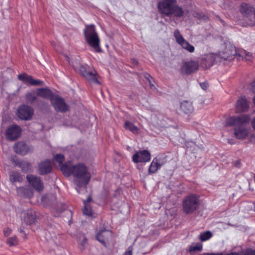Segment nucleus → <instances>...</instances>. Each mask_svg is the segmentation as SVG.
I'll list each match as a JSON object with an SVG mask.
<instances>
[{
    "instance_id": "obj_38",
    "label": "nucleus",
    "mask_w": 255,
    "mask_h": 255,
    "mask_svg": "<svg viewBox=\"0 0 255 255\" xmlns=\"http://www.w3.org/2000/svg\"><path fill=\"white\" fill-rule=\"evenodd\" d=\"M7 242L9 246H14L18 244V240L15 236L8 238Z\"/></svg>"
},
{
    "instance_id": "obj_15",
    "label": "nucleus",
    "mask_w": 255,
    "mask_h": 255,
    "mask_svg": "<svg viewBox=\"0 0 255 255\" xmlns=\"http://www.w3.org/2000/svg\"><path fill=\"white\" fill-rule=\"evenodd\" d=\"M249 109V102L245 98H240L236 105L237 112H245Z\"/></svg>"
},
{
    "instance_id": "obj_36",
    "label": "nucleus",
    "mask_w": 255,
    "mask_h": 255,
    "mask_svg": "<svg viewBox=\"0 0 255 255\" xmlns=\"http://www.w3.org/2000/svg\"><path fill=\"white\" fill-rule=\"evenodd\" d=\"M35 220V216L33 215L31 211L29 212L27 214V216L24 218V222L27 224H31L34 222Z\"/></svg>"
},
{
    "instance_id": "obj_10",
    "label": "nucleus",
    "mask_w": 255,
    "mask_h": 255,
    "mask_svg": "<svg viewBox=\"0 0 255 255\" xmlns=\"http://www.w3.org/2000/svg\"><path fill=\"white\" fill-rule=\"evenodd\" d=\"M26 179L29 184L36 191L40 192L43 189V184L39 177L33 175L29 174L26 176Z\"/></svg>"
},
{
    "instance_id": "obj_31",
    "label": "nucleus",
    "mask_w": 255,
    "mask_h": 255,
    "mask_svg": "<svg viewBox=\"0 0 255 255\" xmlns=\"http://www.w3.org/2000/svg\"><path fill=\"white\" fill-rule=\"evenodd\" d=\"M240 11L243 15H248L252 11V7L247 3H243L241 5Z\"/></svg>"
},
{
    "instance_id": "obj_14",
    "label": "nucleus",
    "mask_w": 255,
    "mask_h": 255,
    "mask_svg": "<svg viewBox=\"0 0 255 255\" xmlns=\"http://www.w3.org/2000/svg\"><path fill=\"white\" fill-rule=\"evenodd\" d=\"M51 103L57 111L65 112L68 109L64 101L56 95L52 98Z\"/></svg>"
},
{
    "instance_id": "obj_33",
    "label": "nucleus",
    "mask_w": 255,
    "mask_h": 255,
    "mask_svg": "<svg viewBox=\"0 0 255 255\" xmlns=\"http://www.w3.org/2000/svg\"><path fill=\"white\" fill-rule=\"evenodd\" d=\"M78 241L79 242L81 249L82 250L84 249L88 244L87 240L85 235L83 234L80 235L79 237Z\"/></svg>"
},
{
    "instance_id": "obj_24",
    "label": "nucleus",
    "mask_w": 255,
    "mask_h": 255,
    "mask_svg": "<svg viewBox=\"0 0 255 255\" xmlns=\"http://www.w3.org/2000/svg\"><path fill=\"white\" fill-rule=\"evenodd\" d=\"M91 201V197H89L86 201H84V208L83 209V214L88 216H91L93 214V212L89 205V202Z\"/></svg>"
},
{
    "instance_id": "obj_37",
    "label": "nucleus",
    "mask_w": 255,
    "mask_h": 255,
    "mask_svg": "<svg viewBox=\"0 0 255 255\" xmlns=\"http://www.w3.org/2000/svg\"><path fill=\"white\" fill-rule=\"evenodd\" d=\"M202 249V246L201 244H196L192 245L190 246L189 249V251L190 252L198 251H201Z\"/></svg>"
},
{
    "instance_id": "obj_22",
    "label": "nucleus",
    "mask_w": 255,
    "mask_h": 255,
    "mask_svg": "<svg viewBox=\"0 0 255 255\" xmlns=\"http://www.w3.org/2000/svg\"><path fill=\"white\" fill-rule=\"evenodd\" d=\"M180 109L186 114H190L192 113L194 111L192 103L188 101H184L181 103Z\"/></svg>"
},
{
    "instance_id": "obj_45",
    "label": "nucleus",
    "mask_w": 255,
    "mask_h": 255,
    "mask_svg": "<svg viewBox=\"0 0 255 255\" xmlns=\"http://www.w3.org/2000/svg\"><path fill=\"white\" fill-rule=\"evenodd\" d=\"M251 125L253 129L255 130V117L251 121Z\"/></svg>"
},
{
    "instance_id": "obj_7",
    "label": "nucleus",
    "mask_w": 255,
    "mask_h": 255,
    "mask_svg": "<svg viewBox=\"0 0 255 255\" xmlns=\"http://www.w3.org/2000/svg\"><path fill=\"white\" fill-rule=\"evenodd\" d=\"M237 54L238 55V53H237L235 47L231 44H227L225 49L218 53L220 61L221 60H230Z\"/></svg>"
},
{
    "instance_id": "obj_25",
    "label": "nucleus",
    "mask_w": 255,
    "mask_h": 255,
    "mask_svg": "<svg viewBox=\"0 0 255 255\" xmlns=\"http://www.w3.org/2000/svg\"><path fill=\"white\" fill-rule=\"evenodd\" d=\"M161 164L159 162V160L157 158H154L151 163L148 172L149 173H154L161 167Z\"/></svg>"
},
{
    "instance_id": "obj_44",
    "label": "nucleus",
    "mask_w": 255,
    "mask_h": 255,
    "mask_svg": "<svg viewBox=\"0 0 255 255\" xmlns=\"http://www.w3.org/2000/svg\"><path fill=\"white\" fill-rule=\"evenodd\" d=\"M250 89L253 93H255V81L252 82L250 86Z\"/></svg>"
},
{
    "instance_id": "obj_11",
    "label": "nucleus",
    "mask_w": 255,
    "mask_h": 255,
    "mask_svg": "<svg viewBox=\"0 0 255 255\" xmlns=\"http://www.w3.org/2000/svg\"><path fill=\"white\" fill-rule=\"evenodd\" d=\"M33 113L32 108L29 106L22 105L20 106L17 112L18 117L22 120H29Z\"/></svg>"
},
{
    "instance_id": "obj_30",
    "label": "nucleus",
    "mask_w": 255,
    "mask_h": 255,
    "mask_svg": "<svg viewBox=\"0 0 255 255\" xmlns=\"http://www.w3.org/2000/svg\"><path fill=\"white\" fill-rule=\"evenodd\" d=\"M54 159L55 162V164H57L61 169L62 166H65L67 163L69 162H67L64 164H62L64 159V157L62 154H56L54 156Z\"/></svg>"
},
{
    "instance_id": "obj_46",
    "label": "nucleus",
    "mask_w": 255,
    "mask_h": 255,
    "mask_svg": "<svg viewBox=\"0 0 255 255\" xmlns=\"http://www.w3.org/2000/svg\"><path fill=\"white\" fill-rule=\"evenodd\" d=\"M203 255H223L222 253H217V254H213V253H205Z\"/></svg>"
},
{
    "instance_id": "obj_27",
    "label": "nucleus",
    "mask_w": 255,
    "mask_h": 255,
    "mask_svg": "<svg viewBox=\"0 0 255 255\" xmlns=\"http://www.w3.org/2000/svg\"><path fill=\"white\" fill-rule=\"evenodd\" d=\"M16 165H18L24 172H28L32 169L31 165L27 161H17V163H15Z\"/></svg>"
},
{
    "instance_id": "obj_26",
    "label": "nucleus",
    "mask_w": 255,
    "mask_h": 255,
    "mask_svg": "<svg viewBox=\"0 0 255 255\" xmlns=\"http://www.w3.org/2000/svg\"><path fill=\"white\" fill-rule=\"evenodd\" d=\"M124 128L132 132L134 134H137L139 132V129L133 123L129 121H126L124 125Z\"/></svg>"
},
{
    "instance_id": "obj_23",
    "label": "nucleus",
    "mask_w": 255,
    "mask_h": 255,
    "mask_svg": "<svg viewBox=\"0 0 255 255\" xmlns=\"http://www.w3.org/2000/svg\"><path fill=\"white\" fill-rule=\"evenodd\" d=\"M205 60L209 66H211L214 62L220 61L218 54H209L206 56Z\"/></svg>"
},
{
    "instance_id": "obj_50",
    "label": "nucleus",
    "mask_w": 255,
    "mask_h": 255,
    "mask_svg": "<svg viewBox=\"0 0 255 255\" xmlns=\"http://www.w3.org/2000/svg\"><path fill=\"white\" fill-rule=\"evenodd\" d=\"M77 192H80V191H79V189H78V188H77Z\"/></svg>"
},
{
    "instance_id": "obj_4",
    "label": "nucleus",
    "mask_w": 255,
    "mask_h": 255,
    "mask_svg": "<svg viewBox=\"0 0 255 255\" xmlns=\"http://www.w3.org/2000/svg\"><path fill=\"white\" fill-rule=\"evenodd\" d=\"M70 64L76 70L79 71L82 75L90 82L98 83L97 79L96 72L87 71L83 66L80 65L78 60L71 61Z\"/></svg>"
},
{
    "instance_id": "obj_8",
    "label": "nucleus",
    "mask_w": 255,
    "mask_h": 255,
    "mask_svg": "<svg viewBox=\"0 0 255 255\" xmlns=\"http://www.w3.org/2000/svg\"><path fill=\"white\" fill-rule=\"evenodd\" d=\"M199 67L198 62L190 60L183 62L181 67L180 71L182 74L189 75L195 72Z\"/></svg>"
},
{
    "instance_id": "obj_17",
    "label": "nucleus",
    "mask_w": 255,
    "mask_h": 255,
    "mask_svg": "<svg viewBox=\"0 0 255 255\" xmlns=\"http://www.w3.org/2000/svg\"><path fill=\"white\" fill-rule=\"evenodd\" d=\"M18 79L24 83H28L31 85H42L43 84V81L34 79L31 76L26 74L18 75Z\"/></svg>"
},
{
    "instance_id": "obj_35",
    "label": "nucleus",
    "mask_w": 255,
    "mask_h": 255,
    "mask_svg": "<svg viewBox=\"0 0 255 255\" xmlns=\"http://www.w3.org/2000/svg\"><path fill=\"white\" fill-rule=\"evenodd\" d=\"M212 237V234L211 232L206 231L200 234L199 239L202 242H204L210 239Z\"/></svg>"
},
{
    "instance_id": "obj_43",
    "label": "nucleus",
    "mask_w": 255,
    "mask_h": 255,
    "mask_svg": "<svg viewBox=\"0 0 255 255\" xmlns=\"http://www.w3.org/2000/svg\"><path fill=\"white\" fill-rule=\"evenodd\" d=\"M11 232V230L9 228H6L4 230L3 233L5 236H9Z\"/></svg>"
},
{
    "instance_id": "obj_34",
    "label": "nucleus",
    "mask_w": 255,
    "mask_h": 255,
    "mask_svg": "<svg viewBox=\"0 0 255 255\" xmlns=\"http://www.w3.org/2000/svg\"><path fill=\"white\" fill-rule=\"evenodd\" d=\"M37 96H38L37 95V92H35V91H31L27 93L25 96L26 100L31 103L36 100Z\"/></svg>"
},
{
    "instance_id": "obj_29",
    "label": "nucleus",
    "mask_w": 255,
    "mask_h": 255,
    "mask_svg": "<svg viewBox=\"0 0 255 255\" xmlns=\"http://www.w3.org/2000/svg\"><path fill=\"white\" fill-rule=\"evenodd\" d=\"M9 180L12 183L21 182L22 178L18 172H11L9 174Z\"/></svg>"
},
{
    "instance_id": "obj_48",
    "label": "nucleus",
    "mask_w": 255,
    "mask_h": 255,
    "mask_svg": "<svg viewBox=\"0 0 255 255\" xmlns=\"http://www.w3.org/2000/svg\"><path fill=\"white\" fill-rule=\"evenodd\" d=\"M227 255H241L238 253H231V254H229Z\"/></svg>"
},
{
    "instance_id": "obj_5",
    "label": "nucleus",
    "mask_w": 255,
    "mask_h": 255,
    "mask_svg": "<svg viewBox=\"0 0 255 255\" xmlns=\"http://www.w3.org/2000/svg\"><path fill=\"white\" fill-rule=\"evenodd\" d=\"M176 0H162L158 4L159 12L162 15L169 16L172 15V10Z\"/></svg>"
},
{
    "instance_id": "obj_21",
    "label": "nucleus",
    "mask_w": 255,
    "mask_h": 255,
    "mask_svg": "<svg viewBox=\"0 0 255 255\" xmlns=\"http://www.w3.org/2000/svg\"><path fill=\"white\" fill-rule=\"evenodd\" d=\"M51 164L49 160L41 162L38 166L39 174L43 175L51 171Z\"/></svg>"
},
{
    "instance_id": "obj_9",
    "label": "nucleus",
    "mask_w": 255,
    "mask_h": 255,
    "mask_svg": "<svg viewBox=\"0 0 255 255\" xmlns=\"http://www.w3.org/2000/svg\"><path fill=\"white\" fill-rule=\"evenodd\" d=\"M250 121L249 115H244L238 117H233L227 120V124L229 126H240L249 124Z\"/></svg>"
},
{
    "instance_id": "obj_32",
    "label": "nucleus",
    "mask_w": 255,
    "mask_h": 255,
    "mask_svg": "<svg viewBox=\"0 0 255 255\" xmlns=\"http://www.w3.org/2000/svg\"><path fill=\"white\" fill-rule=\"evenodd\" d=\"M238 55L242 58L245 59L246 60L251 61L252 59V54L249 52H247L245 50H241L238 53Z\"/></svg>"
},
{
    "instance_id": "obj_18",
    "label": "nucleus",
    "mask_w": 255,
    "mask_h": 255,
    "mask_svg": "<svg viewBox=\"0 0 255 255\" xmlns=\"http://www.w3.org/2000/svg\"><path fill=\"white\" fill-rule=\"evenodd\" d=\"M37 95L44 99H49L51 101L52 98L55 96L53 94L50 90L47 88L38 89L37 90Z\"/></svg>"
},
{
    "instance_id": "obj_28",
    "label": "nucleus",
    "mask_w": 255,
    "mask_h": 255,
    "mask_svg": "<svg viewBox=\"0 0 255 255\" xmlns=\"http://www.w3.org/2000/svg\"><path fill=\"white\" fill-rule=\"evenodd\" d=\"M172 11V14L176 17H181L184 14V11L182 7L176 5V3L174 4Z\"/></svg>"
},
{
    "instance_id": "obj_12",
    "label": "nucleus",
    "mask_w": 255,
    "mask_h": 255,
    "mask_svg": "<svg viewBox=\"0 0 255 255\" xmlns=\"http://www.w3.org/2000/svg\"><path fill=\"white\" fill-rule=\"evenodd\" d=\"M21 129L19 127L16 125H12L8 128L5 132V136L9 140L16 139L20 135Z\"/></svg>"
},
{
    "instance_id": "obj_39",
    "label": "nucleus",
    "mask_w": 255,
    "mask_h": 255,
    "mask_svg": "<svg viewBox=\"0 0 255 255\" xmlns=\"http://www.w3.org/2000/svg\"><path fill=\"white\" fill-rule=\"evenodd\" d=\"M146 79L148 81L149 85L150 87V88L152 90H154L156 89L155 86L153 83H152L151 79H152V77L150 75H148L147 77H146Z\"/></svg>"
},
{
    "instance_id": "obj_40",
    "label": "nucleus",
    "mask_w": 255,
    "mask_h": 255,
    "mask_svg": "<svg viewBox=\"0 0 255 255\" xmlns=\"http://www.w3.org/2000/svg\"><path fill=\"white\" fill-rule=\"evenodd\" d=\"M243 255H255V250L247 249L245 252L243 253Z\"/></svg>"
},
{
    "instance_id": "obj_1",
    "label": "nucleus",
    "mask_w": 255,
    "mask_h": 255,
    "mask_svg": "<svg viewBox=\"0 0 255 255\" xmlns=\"http://www.w3.org/2000/svg\"><path fill=\"white\" fill-rule=\"evenodd\" d=\"M61 170L65 176L72 174L75 178V183L79 188L85 187L91 177L86 166L82 163L73 165L69 161L61 167Z\"/></svg>"
},
{
    "instance_id": "obj_3",
    "label": "nucleus",
    "mask_w": 255,
    "mask_h": 255,
    "mask_svg": "<svg viewBox=\"0 0 255 255\" xmlns=\"http://www.w3.org/2000/svg\"><path fill=\"white\" fill-rule=\"evenodd\" d=\"M199 206V199L194 194L186 196L182 201V208L186 214H191L195 211Z\"/></svg>"
},
{
    "instance_id": "obj_6",
    "label": "nucleus",
    "mask_w": 255,
    "mask_h": 255,
    "mask_svg": "<svg viewBox=\"0 0 255 255\" xmlns=\"http://www.w3.org/2000/svg\"><path fill=\"white\" fill-rule=\"evenodd\" d=\"M174 36L176 42L183 49L190 53H193L194 52V47L184 38L178 30H175L174 32Z\"/></svg>"
},
{
    "instance_id": "obj_49",
    "label": "nucleus",
    "mask_w": 255,
    "mask_h": 255,
    "mask_svg": "<svg viewBox=\"0 0 255 255\" xmlns=\"http://www.w3.org/2000/svg\"><path fill=\"white\" fill-rule=\"evenodd\" d=\"M253 103L255 106V96H254V97L253 98Z\"/></svg>"
},
{
    "instance_id": "obj_42",
    "label": "nucleus",
    "mask_w": 255,
    "mask_h": 255,
    "mask_svg": "<svg viewBox=\"0 0 255 255\" xmlns=\"http://www.w3.org/2000/svg\"><path fill=\"white\" fill-rule=\"evenodd\" d=\"M132 249L131 247H129L127 251L123 255H132Z\"/></svg>"
},
{
    "instance_id": "obj_13",
    "label": "nucleus",
    "mask_w": 255,
    "mask_h": 255,
    "mask_svg": "<svg viewBox=\"0 0 255 255\" xmlns=\"http://www.w3.org/2000/svg\"><path fill=\"white\" fill-rule=\"evenodd\" d=\"M150 160V154L145 150L137 152L132 156V160L135 163L146 162Z\"/></svg>"
},
{
    "instance_id": "obj_16",
    "label": "nucleus",
    "mask_w": 255,
    "mask_h": 255,
    "mask_svg": "<svg viewBox=\"0 0 255 255\" xmlns=\"http://www.w3.org/2000/svg\"><path fill=\"white\" fill-rule=\"evenodd\" d=\"M96 237L99 242L106 246V243L112 237V233L109 230H103L99 232Z\"/></svg>"
},
{
    "instance_id": "obj_20",
    "label": "nucleus",
    "mask_w": 255,
    "mask_h": 255,
    "mask_svg": "<svg viewBox=\"0 0 255 255\" xmlns=\"http://www.w3.org/2000/svg\"><path fill=\"white\" fill-rule=\"evenodd\" d=\"M14 149L16 153L21 155L26 154L29 150L27 145L23 142H19L16 143L14 145Z\"/></svg>"
},
{
    "instance_id": "obj_41",
    "label": "nucleus",
    "mask_w": 255,
    "mask_h": 255,
    "mask_svg": "<svg viewBox=\"0 0 255 255\" xmlns=\"http://www.w3.org/2000/svg\"><path fill=\"white\" fill-rule=\"evenodd\" d=\"M200 86L202 89L206 90L208 87V84L207 82L201 83H200Z\"/></svg>"
},
{
    "instance_id": "obj_2",
    "label": "nucleus",
    "mask_w": 255,
    "mask_h": 255,
    "mask_svg": "<svg viewBox=\"0 0 255 255\" xmlns=\"http://www.w3.org/2000/svg\"><path fill=\"white\" fill-rule=\"evenodd\" d=\"M86 43L96 52L101 51L100 38L94 25H86L83 31Z\"/></svg>"
},
{
    "instance_id": "obj_47",
    "label": "nucleus",
    "mask_w": 255,
    "mask_h": 255,
    "mask_svg": "<svg viewBox=\"0 0 255 255\" xmlns=\"http://www.w3.org/2000/svg\"><path fill=\"white\" fill-rule=\"evenodd\" d=\"M23 188L22 187H20V188H19L17 189V192L19 194L21 191L22 190H23Z\"/></svg>"
},
{
    "instance_id": "obj_19",
    "label": "nucleus",
    "mask_w": 255,
    "mask_h": 255,
    "mask_svg": "<svg viewBox=\"0 0 255 255\" xmlns=\"http://www.w3.org/2000/svg\"><path fill=\"white\" fill-rule=\"evenodd\" d=\"M234 134L235 136L238 139H245L249 134V131L247 129L241 127H236L234 129Z\"/></svg>"
}]
</instances>
